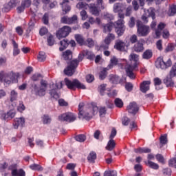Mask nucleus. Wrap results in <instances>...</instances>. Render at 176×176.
Listing matches in <instances>:
<instances>
[{
    "label": "nucleus",
    "mask_w": 176,
    "mask_h": 176,
    "mask_svg": "<svg viewBox=\"0 0 176 176\" xmlns=\"http://www.w3.org/2000/svg\"><path fill=\"white\" fill-rule=\"evenodd\" d=\"M82 54L85 55L88 60H94V58H96V55H94V54L91 51H89L87 50H83Z\"/></svg>",
    "instance_id": "28"
},
{
    "label": "nucleus",
    "mask_w": 176,
    "mask_h": 176,
    "mask_svg": "<svg viewBox=\"0 0 176 176\" xmlns=\"http://www.w3.org/2000/svg\"><path fill=\"white\" fill-rule=\"evenodd\" d=\"M110 61L111 64L109 65V68L113 67V65H118V58H116V57H113Z\"/></svg>",
    "instance_id": "63"
},
{
    "label": "nucleus",
    "mask_w": 176,
    "mask_h": 176,
    "mask_svg": "<svg viewBox=\"0 0 176 176\" xmlns=\"http://www.w3.org/2000/svg\"><path fill=\"white\" fill-rule=\"evenodd\" d=\"M60 45L61 46L59 47L60 52H64L66 47H68V45H69V43L68 42L67 39H63L60 42Z\"/></svg>",
    "instance_id": "34"
},
{
    "label": "nucleus",
    "mask_w": 176,
    "mask_h": 176,
    "mask_svg": "<svg viewBox=\"0 0 176 176\" xmlns=\"http://www.w3.org/2000/svg\"><path fill=\"white\" fill-rule=\"evenodd\" d=\"M12 43L13 45V56H18V54H20V49H19V44L16 43V41H14V39L12 40Z\"/></svg>",
    "instance_id": "27"
},
{
    "label": "nucleus",
    "mask_w": 176,
    "mask_h": 176,
    "mask_svg": "<svg viewBox=\"0 0 176 176\" xmlns=\"http://www.w3.org/2000/svg\"><path fill=\"white\" fill-rule=\"evenodd\" d=\"M132 50L133 52H135V53H142V52L145 50V48L144 47V44L140 41H139L135 43L132 47Z\"/></svg>",
    "instance_id": "19"
},
{
    "label": "nucleus",
    "mask_w": 176,
    "mask_h": 176,
    "mask_svg": "<svg viewBox=\"0 0 176 176\" xmlns=\"http://www.w3.org/2000/svg\"><path fill=\"white\" fill-rule=\"evenodd\" d=\"M74 138L78 142H85L86 141V135H78Z\"/></svg>",
    "instance_id": "42"
},
{
    "label": "nucleus",
    "mask_w": 176,
    "mask_h": 176,
    "mask_svg": "<svg viewBox=\"0 0 176 176\" xmlns=\"http://www.w3.org/2000/svg\"><path fill=\"white\" fill-rule=\"evenodd\" d=\"M36 12H38V6H33L31 8H30V13L32 15V17H35V16H36Z\"/></svg>",
    "instance_id": "54"
},
{
    "label": "nucleus",
    "mask_w": 176,
    "mask_h": 176,
    "mask_svg": "<svg viewBox=\"0 0 176 176\" xmlns=\"http://www.w3.org/2000/svg\"><path fill=\"white\" fill-rule=\"evenodd\" d=\"M89 10L94 16H98V14H100V11H98V8L96 6V4H90Z\"/></svg>",
    "instance_id": "33"
},
{
    "label": "nucleus",
    "mask_w": 176,
    "mask_h": 176,
    "mask_svg": "<svg viewBox=\"0 0 176 176\" xmlns=\"http://www.w3.org/2000/svg\"><path fill=\"white\" fill-rule=\"evenodd\" d=\"M124 20L118 19L117 21L113 22V27L115 28V32L118 36H122L124 32L126 31V25H124Z\"/></svg>",
    "instance_id": "7"
},
{
    "label": "nucleus",
    "mask_w": 176,
    "mask_h": 176,
    "mask_svg": "<svg viewBox=\"0 0 176 176\" xmlns=\"http://www.w3.org/2000/svg\"><path fill=\"white\" fill-rule=\"evenodd\" d=\"M85 79L87 83H91L94 82V76H93L92 74H88L86 76Z\"/></svg>",
    "instance_id": "59"
},
{
    "label": "nucleus",
    "mask_w": 176,
    "mask_h": 176,
    "mask_svg": "<svg viewBox=\"0 0 176 176\" xmlns=\"http://www.w3.org/2000/svg\"><path fill=\"white\" fill-rule=\"evenodd\" d=\"M152 17L153 20H155V12H149V10L147 11V13H144L142 16V20L144 24H146L148 23V18Z\"/></svg>",
    "instance_id": "23"
},
{
    "label": "nucleus",
    "mask_w": 176,
    "mask_h": 176,
    "mask_svg": "<svg viewBox=\"0 0 176 176\" xmlns=\"http://www.w3.org/2000/svg\"><path fill=\"white\" fill-rule=\"evenodd\" d=\"M99 115L100 118H104L107 115V108L105 107H101L99 109Z\"/></svg>",
    "instance_id": "46"
},
{
    "label": "nucleus",
    "mask_w": 176,
    "mask_h": 176,
    "mask_svg": "<svg viewBox=\"0 0 176 176\" xmlns=\"http://www.w3.org/2000/svg\"><path fill=\"white\" fill-rule=\"evenodd\" d=\"M105 78H107V69H103L99 74V78L104 80Z\"/></svg>",
    "instance_id": "52"
},
{
    "label": "nucleus",
    "mask_w": 176,
    "mask_h": 176,
    "mask_svg": "<svg viewBox=\"0 0 176 176\" xmlns=\"http://www.w3.org/2000/svg\"><path fill=\"white\" fill-rule=\"evenodd\" d=\"M104 176H118L116 170H108L104 173Z\"/></svg>",
    "instance_id": "45"
},
{
    "label": "nucleus",
    "mask_w": 176,
    "mask_h": 176,
    "mask_svg": "<svg viewBox=\"0 0 176 176\" xmlns=\"http://www.w3.org/2000/svg\"><path fill=\"white\" fill-rule=\"evenodd\" d=\"M175 14H176V5L175 4L170 5L168 10V16L171 17L173 16H175Z\"/></svg>",
    "instance_id": "30"
},
{
    "label": "nucleus",
    "mask_w": 176,
    "mask_h": 176,
    "mask_svg": "<svg viewBox=\"0 0 176 176\" xmlns=\"http://www.w3.org/2000/svg\"><path fill=\"white\" fill-rule=\"evenodd\" d=\"M115 146H116V143H115V140L113 139H110L109 141L107 143V145L106 146L107 151H113L115 149Z\"/></svg>",
    "instance_id": "31"
},
{
    "label": "nucleus",
    "mask_w": 176,
    "mask_h": 176,
    "mask_svg": "<svg viewBox=\"0 0 176 176\" xmlns=\"http://www.w3.org/2000/svg\"><path fill=\"white\" fill-rule=\"evenodd\" d=\"M75 167H76V164L69 163L66 166V170H71L72 171H74Z\"/></svg>",
    "instance_id": "60"
},
{
    "label": "nucleus",
    "mask_w": 176,
    "mask_h": 176,
    "mask_svg": "<svg viewBox=\"0 0 176 176\" xmlns=\"http://www.w3.org/2000/svg\"><path fill=\"white\" fill-rule=\"evenodd\" d=\"M115 35L112 33H109L104 39V43L109 45L112 41H115Z\"/></svg>",
    "instance_id": "36"
},
{
    "label": "nucleus",
    "mask_w": 176,
    "mask_h": 176,
    "mask_svg": "<svg viewBox=\"0 0 176 176\" xmlns=\"http://www.w3.org/2000/svg\"><path fill=\"white\" fill-rule=\"evenodd\" d=\"M17 100V92L16 91L12 90L10 94V101L13 102V101H16Z\"/></svg>",
    "instance_id": "50"
},
{
    "label": "nucleus",
    "mask_w": 176,
    "mask_h": 176,
    "mask_svg": "<svg viewBox=\"0 0 176 176\" xmlns=\"http://www.w3.org/2000/svg\"><path fill=\"white\" fill-rule=\"evenodd\" d=\"M52 122V118L48 115H44L43 116V122L44 124H49Z\"/></svg>",
    "instance_id": "49"
},
{
    "label": "nucleus",
    "mask_w": 176,
    "mask_h": 176,
    "mask_svg": "<svg viewBox=\"0 0 176 176\" xmlns=\"http://www.w3.org/2000/svg\"><path fill=\"white\" fill-rule=\"evenodd\" d=\"M72 29L69 26L65 25L56 32V38L61 39V38H67L69 35Z\"/></svg>",
    "instance_id": "11"
},
{
    "label": "nucleus",
    "mask_w": 176,
    "mask_h": 176,
    "mask_svg": "<svg viewBox=\"0 0 176 176\" xmlns=\"http://www.w3.org/2000/svg\"><path fill=\"white\" fill-rule=\"evenodd\" d=\"M42 78V75L41 74H35L32 76V80L33 82H37V80H39Z\"/></svg>",
    "instance_id": "61"
},
{
    "label": "nucleus",
    "mask_w": 176,
    "mask_h": 176,
    "mask_svg": "<svg viewBox=\"0 0 176 176\" xmlns=\"http://www.w3.org/2000/svg\"><path fill=\"white\" fill-rule=\"evenodd\" d=\"M146 164H147L150 168H153V170H159V164L152 161L148 160Z\"/></svg>",
    "instance_id": "38"
},
{
    "label": "nucleus",
    "mask_w": 176,
    "mask_h": 176,
    "mask_svg": "<svg viewBox=\"0 0 176 176\" xmlns=\"http://www.w3.org/2000/svg\"><path fill=\"white\" fill-rule=\"evenodd\" d=\"M37 58L38 61H45L46 60V54L43 52H40Z\"/></svg>",
    "instance_id": "48"
},
{
    "label": "nucleus",
    "mask_w": 176,
    "mask_h": 176,
    "mask_svg": "<svg viewBox=\"0 0 176 176\" xmlns=\"http://www.w3.org/2000/svg\"><path fill=\"white\" fill-rule=\"evenodd\" d=\"M76 68H78V61L71 60L69 65L64 69L65 75H67V76H72L73 74H75Z\"/></svg>",
    "instance_id": "10"
},
{
    "label": "nucleus",
    "mask_w": 176,
    "mask_h": 176,
    "mask_svg": "<svg viewBox=\"0 0 176 176\" xmlns=\"http://www.w3.org/2000/svg\"><path fill=\"white\" fill-rule=\"evenodd\" d=\"M114 49H116L118 52H124L126 50V43L122 40H117L114 45Z\"/></svg>",
    "instance_id": "18"
},
{
    "label": "nucleus",
    "mask_w": 176,
    "mask_h": 176,
    "mask_svg": "<svg viewBox=\"0 0 176 176\" xmlns=\"http://www.w3.org/2000/svg\"><path fill=\"white\" fill-rule=\"evenodd\" d=\"M113 28V23L111 22L103 26V32H104V34H107V32H111Z\"/></svg>",
    "instance_id": "35"
},
{
    "label": "nucleus",
    "mask_w": 176,
    "mask_h": 176,
    "mask_svg": "<svg viewBox=\"0 0 176 176\" xmlns=\"http://www.w3.org/2000/svg\"><path fill=\"white\" fill-rule=\"evenodd\" d=\"M84 106L85 104L82 102L78 105V118L80 119H85V120H90L98 112V107L93 106L83 112Z\"/></svg>",
    "instance_id": "2"
},
{
    "label": "nucleus",
    "mask_w": 176,
    "mask_h": 176,
    "mask_svg": "<svg viewBox=\"0 0 176 176\" xmlns=\"http://www.w3.org/2000/svg\"><path fill=\"white\" fill-rule=\"evenodd\" d=\"M129 61H131V65H126L125 66V71L126 74V76H129L130 79H135V74H134L133 71L137 69V67H138V61L140 60V55L134 53H131L129 56Z\"/></svg>",
    "instance_id": "1"
},
{
    "label": "nucleus",
    "mask_w": 176,
    "mask_h": 176,
    "mask_svg": "<svg viewBox=\"0 0 176 176\" xmlns=\"http://www.w3.org/2000/svg\"><path fill=\"white\" fill-rule=\"evenodd\" d=\"M162 173L164 176H171V169L170 168H164Z\"/></svg>",
    "instance_id": "58"
},
{
    "label": "nucleus",
    "mask_w": 176,
    "mask_h": 176,
    "mask_svg": "<svg viewBox=\"0 0 176 176\" xmlns=\"http://www.w3.org/2000/svg\"><path fill=\"white\" fill-rule=\"evenodd\" d=\"M25 124V119L24 118H19L14 120L13 126L14 129H19V126L23 127Z\"/></svg>",
    "instance_id": "22"
},
{
    "label": "nucleus",
    "mask_w": 176,
    "mask_h": 176,
    "mask_svg": "<svg viewBox=\"0 0 176 176\" xmlns=\"http://www.w3.org/2000/svg\"><path fill=\"white\" fill-rule=\"evenodd\" d=\"M50 96H52V97H53V98H55L56 100H57V98H59V96H58V93H57V91H56L55 89H52L50 91Z\"/></svg>",
    "instance_id": "51"
},
{
    "label": "nucleus",
    "mask_w": 176,
    "mask_h": 176,
    "mask_svg": "<svg viewBox=\"0 0 176 176\" xmlns=\"http://www.w3.org/2000/svg\"><path fill=\"white\" fill-rule=\"evenodd\" d=\"M127 111L129 113H131L132 115H136L137 112L140 111V107H138V104L135 102H132L127 107Z\"/></svg>",
    "instance_id": "15"
},
{
    "label": "nucleus",
    "mask_w": 176,
    "mask_h": 176,
    "mask_svg": "<svg viewBox=\"0 0 176 176\" xmlns=\"http://www.w3.org/2000/svg\"><path fill=\"white\" fill-rule=\"evenodd\" d=\"M135 153H151L152 152V150L149 148H141L139 147L138 148H134Z\"/></svg>",
    "instance_id": "26"
},
{
    "label": "nucleus",
    "mask_w": 176,
    "mask_h": 176,
    "mask_svg": "<svg viewBox=\"0 0 176 176\" xmlns=\"http://www.w3.org/2000/svg\"><path fill=\"white\" fill-rule=\"evenodd\" d=\"M137 34L138 36H148L151 32V28L149 26L142 24L140 21H137Z\"/></svg>",
    "instance_id": "6"
},
{
    "label": "nucleus",
    "mask_w": 176,
    "mask_h": 176,
    "mask_svg": "<svg viewBox=\"0 0 176 176\" xmlns=\"http://www.w3.org/2000/svg\"><path fill=\"white\" fill-rule=\"evenodd\" d=\"M129 41L131 42V43H137V42H138V37L137 36V35L133 34L132 36H131Z\"/></svg>",
    "instance_id": "62"
},
{
    "label": "nucleus",
    "mask_w": 176,
    "mask_h": 176,
    "mask_svg": "<svg viewBox=\"0 0 176 176\" xmlns=\"http://www.w3.org/2000/svg\"><path fill=\"white\" fill-rule=\"evenodd\" d=\"M153 56V52H152L151 50H146L143 52L142 57L143 60H151Z\"/></svg>",
    "instance_id": "25"
},
{
    "label": "nucleus",
    "mask_w": 176,
    "mask_h": 176,
    "mask_svg": "<svg viewBox=\"0 0 176 176\" xmlns=\"http://www.w3.org/2000/svg\"><path fill=\"white\" fill-rule=\"evenodd\" d=\"M9 168L12 170V176H25V171L23 169L18 170L16 168V165H11Z\"/></svg>",
    "instance_id": "14"
},
{
    "label": "nucleus",
    "mask_w": 176,
    "mask_h": 176,
    "mask_svg": "<svg viewBox=\"0 0 176 176\" xmlns=\"http://www.w3.org/2000/svg\"><path fill=\"white\" fill-rule=\"evenodd\" d=\"M150 85H151V81L149 80L143 81L140 84V91H142V93H146V91H148L150 89V87H149Z\"/></svg>",
    "instance_id": "20"
},
{
    "label": "nucleus",
    "mask_w": 176,
    "mask_h": 176,
    "mask_svg": "<svg viewBox=\"0 0 176 176\" xmlns=\"http://www.w3.org/2000/svg\"><path fill=\"white\" fill-rule=\"evenodd\" d=\"M110 82H111V83H113V85H118V83H120V78L118 76H113L110 78Z\"/></svg>",
    "instance_id": "43"
},
{
    "label": "nucleus",
    "mask_w": 176,
    "mask_h": 176,
    "mask_svg": "<svg viewBox=\"0 0 176 176\" xmlns=\"http://www.w3.org/2000/svg\"><path fill=\"white\" fill-rule=\"evenodd\" d=\"M155 65L157 68H160L161 69H167V68H170V67L173 65V62L171 61L170 58L166 60L163 57H159L157 58Z\"/></svg>",
    "instance_id": "8"
},
{
    "label": "nucleus",
    "mask_w": 176,
    "mask_h": 176,
    "mask_svg": "<svg viewBox=\"0 0 176 176\" xmlns=\"http://www.w3.org/2000/svg\"><path fill=\"white\" fill-rule=\"evenodd\" d=\"M116 107L118 108H122L123 107V101L120 98H116L114 100Z\"/></svg>",
    "instance_id": "47"
},
{
    "label": "nucleus",
    "mask_w": 176,
    "mask_h": 176,
    "mask_svg": "<svg viewBox=\"0 0 176 176\" xmlns=\"http://www.w3.org/2000/svg\"><path fill=\"white\" fill-rule=\"evenodd\" d=\"M16 116V112H14L13 110H10L8 112H5L4 111H0V118L2 119V120H12L13 118Z\"/></svg>",
    "instance_id": "12"
},
{
    "label": "nucleus",
    "mask_w": 176,
    "mask_h": 176,
    "mask_svg": "<svg viewBox=\"0 0 176 176\" xmlns=\"http://www.w3.org/2000/svg\"><path fill=\"white\" fill-rule=\"evenodd\" d=\"M128 25L129 28H133L135 25V18L134 16L130 18Z\"/></svg>",
    "instance_id": "53"
},
{
    "label": "nucleus",
    "mask_w": 176,
    "mask_h": 176,
    "mask_svg": "<svg viewBox=\"0 0 176 176\" xmlns=\"http://www.w3.org/2000/svg\"><path fill=\"white\" fill-rule=\"evenodd\" d=\"M168 166L169 167H174L176 168V157L169 160Z\"/></svg>",
    "instance_id": "55"
},
{
    "label": "nucleus",
    "mask_w": 176,
    "mask_h": 176,
    "mask_svg": "<svg viewBox=\"0 0 176 176\" xmlns=\"http://www.w3.org/2000/svg\"><path fill=\"white\" fill-rule=\"evenodd\" d=\"M75 39L80 46H83V45H87V43H86V42L85 41V38H83V36L80 34H76Z\"/></svg>",
    "instance_id": "29"
},
{
    "label": "nucleus",
    "mask_w": 176,
    "mask_h": 176,
    "mask_svg": "<svg viewBox=\"0 0 176 176\" xmlns=\"http://www.w3.org/2000/svg\"><path fill=\"white\" fill-rule=\"evenodd\" d=\"M31 170H34L36 171H43V167L37 164H33L30 166Z\"/></svg>",
    "instance_id": "39"
},
{
    "label": "nucleus",
    "mask_w": 176,
    "mask_h": 176,
    "mask_svg": "<svg viewBox=\"0 0 176 176\" xmlns=\"http://www.w3.org/2000/svg\"><path fill=\"white\" fill-rule=\"evenodd\" d=\"M133 84L131 82H126L125 84V89L127 91H133Z\"/></svg>",
    "instance_id": "64"
},
{
    "label": "nucleus",
    "mask_w": 176,
    "mask_h": 176,
    "mask_svg": "<svg viewBox=\"0 0 176 176\" xmlns=\"http://www.w3.org/2000/svg\"><path fill=\"white\" fill-rule=\"evenodd\" d=\"M32 91H34L36 96H39L40 97H43L46 94V89H47V82L46 80H41V87H38L36 84H32Z\"/></svg>",
    "instance_id": "4"
},
{
    "label": "nucleus",
    "mask_w": 176,
    "mask_h": 176,
    "mask_svg": "<svg viewBox=\"0 0 176 176\" xmlns=\"http://www.w3.org/2000/svg\"><path fill=\"white\" fill-rule=\"evenodd\" d=\"M166 23L163 22H160L157 25V29L155 30V35L157 38H160V35H162V31L166 28Z\"/></svg>",
    "instance_id": "24"
},
{
    "label": "nucleus",
    "mask_w": 176,
    "mask_h": 176,
    "mask_svg": "<svg viewBox=\"0 0 176 176\" xmlns=\"http://www.w3.org/2000/svg\"><path fill=\"white\" fill-rule=\"evenodd\" d=\"M19 3H20V1L19 0H10L7 5L4 6V11L9 12L13 8H16Z\"/></svg>",
    "instance_id": "17"
},
{
    "label": "nucleus",
    "mask_w": 176,
    "mask_h": 176,
    "mask_svg": "<svg viewBox=\"0 0 176 176\" xmlns=\"http://www.w3.org/2000/svg\"><path fill=\"white\" fill-rule=\"evenodd\" d=\"M122 10V4L120 3H116L113 6V12L114 13H118Z\"/></svg>",
    "instance_id": "44"
},
{
    "label": "nucleus",
    "mask_w": 176,
    "mask_h": 176,
    "mask_svg": "<svg viewBox=\"0 0 176 176\" xmlns=\"http://www.w3.org/2000/svg\"><path fill=\"white\" fill-rule=\"evenodd\" d=\"M160 144L162 145H166L168 140H167V134L162 135L160 138Z\"/></svg>",
    "instance_id": "40"
},
{
    "label": "nucleus",
    "mask_w": 176,
    "mask_h": 176,
    "mask_svg": "<svg viewBox=\"0 0 176 176\" xmlns=\"http://www.w3.org/2000/svg\"><path fill=\"white\" fill-rule=\"evenodd\" d=\"M176 77V63L172 67L170 71L169 72V74H168L165 78L163 80L164 85H166V87H174V81L173 80V78Z\"/></svg>",
    "instance_id": "5"
},
{
    "label": "nucleus",
    "mask_w": 176,
    "mask_h": 176,
    "mask_svg": "<svg viewBox=\"0 0 176 176\" xmlns=\"http://www.w3.org/2000/svg\"><path fill=\"white\" fill-rule=\"evenodd\" d=\"M69 0H63L62 3H60L62 6L63 12H65L64 14H67L69 10H71V6H69Z\"/></svg>",
    "instance_id": "21"
},
{
    "label": "nucleus",
    "mask_w": 176,
    "mask_h": 176,
    "mask_svg": "<svg viewBox=\"0 0 176 176\" xmlns=\"http://www.w3.org/2000/svg\"><path fill=\"white\" fill-rule=\"evenodd\" d=\"M20 77V74L11 72L9 74H7V78L4 79L5 83L7 85H10L12 82H16L17 79Z\"/></svg>",
    "instance_id": "13"
},
{
    "label": "nucleus",
    "mask_w": 176,
    "mask_h": 176,
    "mask_svg": "<svg viewBox=\"0 0 176 176\" xmlns=\"http://www.w3.org/2000/svg\"><path fill=\"white\" fill-rule=\"evenodd\" d=\"M64 82L67 89H69V90H74V91L76 90V89L78 90H86V85L80 82V81H79L78 79L71 80L66 78H65Z\"/></svg>",
    "instance_id": "3"
},
{
    "label": "nucleus",
    "mask_w": 176,
    "mask_h": 176,
    "mask_svg": "<svg viewBox=\"0 0 176 176\" xmlns=\"http://www.w3.org/2000/svg\"><path fill=\"white\" fill-rule=\"evenodd\" d=\"M96 159H97V154L94 151L91 152L87 157V160L89 163H94Z\"/></svg>",
    "instance_id": "37"
},
{
    "label": "nucleus",
    "mask_w": 176,
    "mask_h": 176,
    "mask_svg": "<svg viewBox=\"0 0 176 176\" xmlns=\"http://www.w3.org/2000/svg\"><path fill=\"white\" fill-rule=\"evenodd\" d=\"M63 57L65 61L68 60H72V51L67 50L63 52Z\"/></svg>",
    "instance_id": "32"
},
{
    "label": "nucleus",
    "mask_w": 176,
    "mask_h": 176,
    "mask_svg": "<svg viewBox=\"0 0 176 176\" xmlns=\"http://www.w3.org/2000/svg\"><path fill=\"white\" fill-rule=\"evenodd\" d=\"M47 42L48 46H53V45H54V38H53V35L49 36V37L47 38Z\"/></svg>",
    "instance_id": "57"
},
{
    "label": "nucleus",
    "mask_w": 176,
    "mask_h": 176,
    "mask_svg": "<svg viewBox=\"0 0 176 176\" xmlns=\"http://www.w3.org/2000/svg\"><path fill=\"white\" fill-rule=\"evenodd\" d=\"M31 3H32L31 0H23L21 2L22 6L25 8H30L31 6Z\"/></svg>",
    "instance_id": "56"
},
{
    "label": "nucleus",
    "mask_w": 176,
    "mask_h": 176,
    "mask_svg": "<svg viewBox=\"0 0 176 176\" xmlns=\"http://www.w3.org/2000/svg\"><path fill=\"white\" fill-rule=\"evenodd\" d=\"M58 120L60 122H67V123H72L76 120V116L72 112H67L58 116Z\"/></svg>",
    "instance_id": "9"
},
{
    "label": "nucleus",
    "mask_w": 176,
    "mask_h": 176,
    "mask_svg": "<svg viewBox=\"0 0 176 176\" xmlns=\"http://www.w3.org/2000/svg\"><path fill=\"white\" fill-rule=\"evenodd\" d=\"M156 159L159 163H161L162 164H166V160L164 159V157L162 154H157L156 155Z\"/></svg>",
    "instance_id": "41"
},
{
    "label": "nucleus",
    "mask_w": 176,
    "mask_h": 176,
    "mask_svg": "<svg viewBox=\"0 0 176 176\" xmlns=\"http://www.w3.org/2000/svg\"><path fill=\"white\" fill-rule=\"evenodd\" d=\"M78 20V16L74 15L72 17L69 18L67 16H65L61 18V23H63V24H73V23H76V21Z\"/></svg>",
    "instance_id": "16"
}]
</instances>
